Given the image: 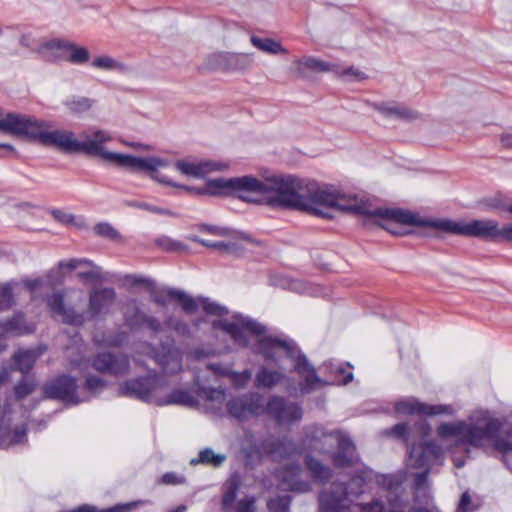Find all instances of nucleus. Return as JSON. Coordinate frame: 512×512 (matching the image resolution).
<instances>
[{
	"mask_svg": "<svg viewBox=\"0 0 512 512\" xmlns=\"http://www.w3.org/2000/svg\"><path fill=\"white\" fill-rule=\"evenodd\" d=\"M167 295L173 298L185 313L191 314L201 305L208 315L219 316V319L212 321L213 327L226 332L239 346L245 347L251 341H255L254 351L263 354L267 359L277 360L283 356L293 358L295 370L304 378V383L301 384L302 392L308 393L321 383L314 369L307 363L306 358L297 352L295 347L287 342L263 335L264 327L262 325L242 316H235L232 319L223 318L227 314L225 307L208 299H195L181 290L171 289Z\"/></svg>",
	"mask_w": 512,
	"mask_h": 512,
	"instance_id": "nucleus-1",
	"label": "nucleus"
},
{
	"mask_svg": "<svg viewBox=\"0 0 512 512\" xmlns=\"http://www.w3.org/2000/svg\"><path fill=\"white\" fill-rule=\"evenodd\" d=\"M112 139L111 134L105 130L85 132L82 139L79 140L78 152L96 157L107 165L125 168L132 172L147 173L160 184L175 185L169 177L161 173L162 169L170 166L167 159L157 156L136 157L109 151L105 148V144L112 141Z\"/></svg>",
	"mask_w": 512,
	"mask_h": 512,
	"instance_id": "nucleus-2",
	"label": "nucleus"
},
{
	"mask_svg": "<svg viewBox=\"0 0 512 512\" xmlns=\"http://www.w3.org/2000/svg\"><path fill=\"white\" fill-rule=\"evenodd\" d=\"M115 299L116 293L113 288L105 287L92 291L86 315L75 311V306L85 300V293L81 289L68 288L63 292H53L46 298V303L53 317L67 324L81 325L86 319L108 310Z\"/></svg>",
	"mask_w": 512,
	"mask_h": 512,
	"instance_id": "nucleus-3",
	"label": "nucleus"
},
{
	"mask_svg": "<svg viewBox=\"0 0 512 512\" xmlns=\"http://www.w3.org/2000/svg\"><path fill=\"white\" fill-rule=\"evenodd\" d=\"M501 424L489 410L476 409L471 412L467 421L440 424L437 435L444 443L482 448L494 440Z\"/></svg>",
	"mask_w": 512,
	"mask_h": 512,
	"instance_id": "nucleus-4",
	"label": "nucleus"
},
{
	"mask_svg": "<svg viewBox=\"0 0 512 512\" xmlns=\"http://www.w3.org/2000/svg\"><path fill=\"white\" fill-rule=\"evenodd\" d=\"M299 209L310 214L332 218L333 210H341L358 215L362 200L340 193L331 186L306 180Z\"/></svg>",
	"mask_w": 512,
	"mask_h": 512,
	"instance_id": "nucleus-5",
	"label": "nucleus"
},
{
	"mask_svg": "<svg viewBox=\"0 0 512 512\" xmlns=\"http://www.w3.org/2000/svg\"><path fill=\"white\" fill-rule=\"evenodd\" d=\"M303 446L322 454H330L337 468L354 467L358 461L352 441L340 432H326L321 427L305 429Z\"/></svg>",
	"mask_w": 512,
	"mask_h": 512,
	"instance_id": "nucleus-6",
	"label": "nucleus"
},
{
	"mask_svg": "<svg viewBox=\"0 0 512 512\" xmlns=\"http://www.w3.org/2000/svg\"><path fill=\"white\" fill-rule=\"evenodd\" d=\"M174 184V187L183 188L190 193L236 196L249 203L265 204L266 178L264 180L253 176L216 178L207 181L202 189Z\"/></svg>",
	"mask_w": 512,
	"mask_h": 512,
	"instance_id": "nucleus-7",
	"label": "nucleus"
},
{
	"mask_svg": "<svg viewBox=\"0 0 512 512\" xmlns=\"http://www.w3.org/2000/svg\"><path fill=\"white\" fill-rule=\"evenodd\" d=\"M166 386L164 379L160 376H150L143 379H135L126 382L120 388L124 396L135 397L147 402H154L157 405L179 404L193 407L196 400L186 391L177 390L168 396H162L161 392Z\"/></svg>",
	"mask_w": 512,
	"mask_h": 512,
	"instance_id": "nucleus-8",
	"label": "nucleus"
},
{
	"mask_svg": "<svg viewBox=\"0 0 512 512\" xmlns=\"http://www.w3.org/2000/svg\"><path fill=\"white\" fill-rule=\"evenodd\" d=\"M306 180L293 175H272L266 178L265 204L299 209Z\"/></svg>",
	"mask_w": 512,
	"mask_h": 512,
	"instance_id": "nucleus-9",
	"label": "nucleus"
},
{
	"mask_svg": "<svg viewBox=\"0 0 512 512\" xmlns=\"http://www.w3.org/2000/svg\"><path fill=\"white\" fill-rule=\"evenodd\" d=\"M369 478V473L357 468L356 474L351 478L347 487L342 483H333L328 489L321 492L319 506L324 512H343L349 508L352 498L362 492V487Z\"/></svg>",
	"mask_w": 512,
	"mask_h": 512,
	"instance_id": "nucleus-10",
	"label": "nucleus"
},
{
	"mask_svg": "<svg viewBox=\"0 0 512 512\" xmlns=\"http://www.w3.org/2000/svg\"><path fill=\"white\" fill-rule=\"evenodd\" d=\"M399 213H411L410 211L401 209H386L372 207L363 201L358 215L364 216L368 222L380 226L395 236H404L411 231L408 226H417L415 223L402 222Z\"/></svg>",
	"mask_w": 512,
	"mask_h": 512,
	"instance_id": "nucleus-11",
	"label": "nucleus"
},
{
	"mask_svg": "<svg viewBox=\"0 0 512 512\" xmlns=\"http://www.w3.org/2000/svg\"><path fill=\"white\" fill-rule=\"evenodd\" d=\"M440 453L441 449L433 443L419 444L411 448L407 460L408 467L423 469L422 472L414 475L417 489L426 483L428 466L431 461L440 456Z\"/></svg>",
	"mask_w": 512,
	"mask_h": 512,
	"instance_id": "nucleus-12",
	"label": "nucleus"
},
{
	"mask_svg": "<svg viewBox=\"0 0 512 512\" xmlns=\"http://www.w3.org/2000/svg\"><path fill=\"white\" fill-rule=\"evenodd\" d=\"M511 230L512 223H505L503 226H500L493 219H476L465 222L464 236L492 240L503 239L509 242Z\"/></svg>",
	"mask_w": 512,
	"mask_h": 512,
	"instance_id": "nucleus-13",
	"label": "nucleus"
},
{
	"mask_svg": "<svg viewBox=\"0 0 512 512\" xmlns=\"http://www.w3.org/2000/svg\"><path fill=\"white\" fill-rule=\"evenodd\" d=\"M254 62L251 53L217 52L209 56L208 65L212 69L232 72H245Z\"/></svg>",
	"mask_w": 512,
	"mask_h": 512,
	"instance_id": "nucleus-14",
	"label": "nucleus"
},
{
	"mask_svg": "<svg viewBox=\"0 0 512 512\" xmlns=\"http://www.w3.org/2000/svg\"><path fill=\"white\" fill-rule=\"evenodd\" d=\"M276 478L282 490L305 493L311 490L310 483L303 479L301 467L298 464L289 462L276 471Z\"/></svg>",
	"mask_w": 512,
	"mask_h": 512,
	"instance_id": "nucleus-15",
	"label": "nucleus"
},
{
	"mask_svg": "<svg viewBox=\"0 0 512 512\" xmlns=\"http://www.w3.org/2000/svg\"><path fill=\"white\" fill-rule=\"evenodd\" d=\"M174 168L182 175L202 178L213 171H222L228 168V164L214 160H198L194 158H185L177 160Z\"/></svg>",
	"mask_w": 512,
	"mask_h": 512,
	"instance_id": "nucleus-16",
	"label": "nucleus"
},
{
	"mask_svg": "<svg viewBox=\"0 0 512 512\" xmlns=\"http://www.w3.org/2000/svg\"><path fill=\"white\" fill-rule=\"evenodd\" d=\"M227 409L231 416L244 419L265 412V404L262 396L249 394L230 400Z\"/></svg>",
	"mask_w": 512,
	"mask_h": 512,
	"instance_id": "nucleus-17",
	"label": "nucleus"
},
{
	"mask_svg": "<svg viewBox=\"0 0 512 512\" xmlns=\"http://www.w3.org/2000/svg\"><path fill=\"white\" fill-rule=\"evenodd\" d=\"M400 220L406 223H415L418 227H431L450 234L464 236V221H453L449 219H424L417 213H399Z\"/></svg>",
	"mask_w": 512,
	"mask_h": 512,
	"instance_id": "nucleus-18",
	"label": "nucleus"
},
{
	"mask_svg": "<svg viewBox=\"0 0 512 512\" xmlns=\"http://www.w3.org/2000/svg\"><path fill=\"white\" fill-rule=\"evenodd\" d=\"M395 410L401 415L420 414L428 416L452 415L455 412L451 405H428L414 398L397 402L395 404Z\"/></svg>",
	"mask_w": 512,
	"mask_h": 512,
	"instance_id": "nucleus-19",
	"label": "nucleus"
},
{
	"mask_svg": "<svg viewBox=\"0 0 512 512\" xmlns=\"http://www.w3.org/2000/svg\"><path fill=\"white\" fill-rule=\"evenodd\" d=\"M76 382L71 377H60L45 387V393L50 398H58L65 402L79 403L84 398L76 395Z\"/></svg>",
	"mask_w": 512,
	"mask_h": 512,
	"instance_id": "nucleus-20",
	"label": "nucleus"
},
{
	"mask_svg": "<svg viewBox=\"0 0 512 512\" xmlns=\"http://www.w3.org/2000/svg\"><path fill=\"white\" fill-rule=\"evenodd\" d=\"M265 411L281 424H290L302 417L301 409L295 404H286L281 398L273 397L265 406Z\"/></svg>",
	"mask_w": 512,
	"mask_h": 512,
	"instance_id": "nucleus-21",
	"label": "nucleus"
},
{
	"mask_svg": "<svg viewBox=\"0 0 512 512\" xmlns=\"http://www.w3.org/2000/svg\"><path fill=\"white\" fill-rule=\"evenodd\" d=\"M373 108L382 116L391 119H404L412 121L420 117V114L416 110L393 101L376 102L373 104Z\"/></svg>",
	"mask_w": 512,
	"mask_h": 512,
	"instance_id": "nucleus-22",
	"label": "nucleus"
},
{
	"mask_svg": "<svg viewBox=\"0 0 512 512\" xmlns=\"http://www.w3.org/2000/svg\"><path fill=\"white\" fill-rule=\"evenodd\" d=\"M190 239L194 242L201 244L207 248L219 251L224 254L236 253L240 250L246 249L247 245L251 243V240L247 237L240 238H229L222 241H211L201 239L197 236H191Z\"/></svg>",
	"mask_w": 512,
	"mask_h": 512,
	"instance_id": "nucleus-23",
	"label": "nucleus"
},
{
	"mask_svg": "<svg viewBox=\"0 0 512 512\" xmlns=\"http://www.w3.org/2000/svg\"><path fill=\"white\" fill-rule=\"evenodd\" d=\"M67 40L52 39L42 42L37 46L35 52L45 62L59 63L65 61Z\"/></svg>",
	"mask_w": 512,
	"mask_h": 512,
	"instance_id": "nucleus-24",
	"label": "nucleus"
},
{
	"mask_svg": "<svg viewBox=\"0 0 512 512\" xmlns=\"http://www.w3.org/2000/svg\"><path fill=\"white\" fill-rule=\"evenodd\" d=\"M44 145H53L63 152L75 153L78 152L79 140L71 131L50 128Z\"/></svg>",
	"mask_w": 512,
	"mask_h": 512,
	"instance_id": "nucleus-25",
	"label": "nucleus"
},
{
	"mask_svg": "<svg viewBox=\"0 0 512 512\" xmlns=\"http://www.w3.org/2000/svg\"><path fill=\"white\" fill-rule=\"evenodd\" d=\"M262 451L269 454L274 460L290 459L299 451L296 446L287 439H269L263 442Z\"/></svg>",
	"mask_w": 512,
	"mask_h": 512,
	"instance_id": "nucleus-26",
	"label": "nucleus"
},
{
	"mask_svg": "<svg viewBox=\"0 0 512 512\" xmlns=\"http://www.w3.org/2000/svg\"><path fill=\"white\" fill-rule=\"evenodd\" d=\"M128 360L126 357L114 358L111 354H99L94 362L93 367L100 372L113 375L125 373L128 370Z\"/></svg>",
	"mask_w": 512,
	"mask_h": 512,
	"instance_id": "nucleus-27",
	"label": "nucleus"
},
{
	"mask_svg": "<svg viewBox=\"0 0 512 512\" xmlns=\"http://www.w3.org/2000/svg\"><path fill=\"white\" fill-rule=\"evenodd\" d=\"M336 64H330L318 58L304 56L292 62V70L301 76L307 75L308 72H333Z\"/></svg>",
	"mask_w": 512,
	"mask_h": 512,
	"instance_id": "nucleus-28",
	"label": "nucleus"
},
{
	"mask_svg": "<svg viewBox=\"0 0 512 512\" xmlns=\"http://www.w3.org/2000/svg\"><path fill=\"white\" fill-rule=\"evenodd\" d=\"M50 128L51 124L49 122L38 120L35 117L26 116L21 136L44 145Z\"/></svg>",
	"mask_w": 512,
	"mask_h": 512,
	"instance_id": "nucleus-29",
	"label": "nucleus"
},
{
	"mask_svg": "<svg viewBox=\"0 0 512 512\" xmlns=\"http://www.w3.org/2000/svg\"><path fill=\"white\" fill-rule=\"evenodd\" d=\"M236 498V487L231 484L228 490L225 492L223 496V508L227 512H255V499L251 496H246L243 499L237 501L236 505L233 507V502Z\"/></svg>",
	"mask_w": 512,
	"mask_h": 512,
	"instance_id": "nucleus-30",
	"label": "nucleus"
},
{
	"mask_svg": "<svg viewBox=\"0 0 512 512\" xmlns=\"http://www.w3.org/2000/svg\"><path fill=\"white\" fill-rule=\"evenodd\" d=\"M91 66L98 70L121 74H125L130 71L128 65L108 55L95 57L91 62Z\"/></svg>",
	"mask_w": 512,
	"mask_h": 512,
	"instance_id": "nucleus-31",
	"label": "nucleus"
},
{
	"mask_svg": "<svg viewBox=\"0 0 512 512\" xmlns=\"http://www.w3.org/2000/svg\"><path fill=\"white\" fill-rule=\"evenodd\" d=\"M45 348L38 347L31 350H20L14 355L16 368L22 373H27L34 365L36 359L43 354Z\"/></svg>",
	"mask_w": 512,
	"mask_h": 512,
	"instance_id": "nucleus-32",
	"label": "nucleus"
},
{
	"mask_svg": "<svg viewBox=\"0 0 512 512\" xmlns=\"http://www.w3.org/2000/svg\"><path fill=\"white\" fill-rule=\"evenodd\" d=\"M90 60V52L84 47L73 42H66L65 61L72 64L83 65Z\"/></svg>",
	"mask_w": 512,
	"mask_h": 512,
	"instance_id": "nucleus-33",
	"label": "nucleus"
},
{
	"mask_svg": "<svg viewBox=\"0 0 512 512\" xmlns=\"http://www.w3.org/2000/svg\"><path fill=\"white\" fill-rule=\"evenodd\" d=\"M306 467L311 477L318 482L325 483L331 478V470L319 460L307 455L305 458Z\"/></svg>",
	"mask_w": 512,
	"mask_h": 512,
	"instance_id": "nucleus-34",
	"label": "nucleus"
},
{
	"mask_svg": "<svg viewBox=\"0 0 512 512\" xmlns=\"http://www.w3.org/2000/svg\"><path fill=\"white\" fill-rule=\"evenodd\" d=\"M250 42L255 48L268 54L278 55L288 53V51L281 45L280 42L271 38L251 36Z\"/></svg>",
	"mask_w": 512,
	"mask_h": 512,
	"instance_id": "nucleus-35",
	"label": "nucleus"
},
{
	"mask_svg": "<svg viewBox=\"0 0 512 512\" xmlns=\"http://www.w3.org/2000/svg\"><path fill=\"white\" fill-rule=\"evenodd\" d=\"M209 368L217 375L229 377L232 383L238 388L246 385L251 379V373L247 370L242 373L232 372L228 368L222 367L219 364H210Z\"/></svg>",
	"mask_w": 512,
	"mask_h": 512,
	"instance_id": "nucleus-36",
	"label": "nucleus"
},
{
	"mask_svg": "<svg viewBox=\"0 0 512 512\" xmlns=\"http://www.w3.org/2000/svg\"><path fill=\"white\" fill-rule=\"evenodd\" d=\"M199 396L207 403L208 408L219 410L225 401V392L221 389L203 388Z\"/></svg>",
	"mask_w": 512,
	"mask_h": 512,
	"instance_id": "nucleus-37",
	"label": "nucleus"
},
{
	"mask_svg": "<svg viewBox=\"0 0 512 512\" xmlns=\"http://www.w3.org/2000/svg\"><path fill=\"white\" fill-rule=\"evenodd\" d=\"M282 378L283 374L281 372L262 368L256 375L255 383L258 387L270 388L278 384Z\"/></svg>",
	"mask_w": 512,
	"mask_h": 512,
	"instance_id": "nucleus-38",
	"label": "nucleus"
},
{
	"mask_svg": "<svg viewBox=\"0 0 512 512\" xmlns=\"http://www.w3.org/2000/svg\"><path fill=\"white\" fill-rule=\"evenodd\" d=\"M225 460V454H217L212 449L206 448L200 451L198 459L191 460V464L196 465L198 463H202L213 467H219Z\"/></svg>",
	"mask_w": 512,
	"mask_h": 512,
	"instance_id": "nucleus-39",
	"label": "nucleus"
},
{
	"mask_svg": "<svg viewBox=\"0 0 512 512\" xmlns=\"http://www.w3.org/2000/svg\"><path fill=\"white\" fill-rule=\"evenodd\" d=\"M156 357L159 363L169 372H176L181 368L177 354L169 347L163 346L162 354H157Z\"/></svg>",
	"mask_w": 512,
	"mask_h": 512,
	"instance_id": "nucleus-40",
	"label": "nucleus"
},
{
	"mask_svg": "<svg viewBox=\"0 0 512 512\" xmlns=\"http://www.w3.org/2000/svg\"><path fill=\"white\" fill-rule=\"evenodd\" d=\"M77 277L86 282L96 281L100 278V268L91 261L82 259L78 267Z\"/></svg>",
	"mask_w": 512,
	"mask_h": 512,
	"instance_id": "nucleus-41",
	"label": "nucleus"
},
{
	"mask_svg": "<svg viewBox=\"0 0 512 512\" xmlns=\"http://www.w3.org/2000/svg\"><path fill=\"white\" fill-rule=\"evenodd\" d=\"M66 107L74 114H82L92 108L93 101L87 97H73L65 102Z\"/></svg>",
	"mask_w": 512,
	"mask_h": 512,
	"instance_id": "nucleus-42",
	"label": "nucleus"
},
{
	"mask_svg": "<svg viewBox=\"0 0 512 512\" xmlns=\"http://www.w3.org/2000/svg\"><path fill=\"white\" fill-rule=\"evenodd\" d=\"M2 327L5 331L15 334H24L33 330L32 326L24 324L23 316L20 314L16 315L13 319L4 322Z\"/></svg>",
	"mask_w": 512,
	"mask_h": 512,
	"instance_id": "nucleus-43",
	"label": "nucleus"
},
{
	"mask_svg": "<svg viewBox=\"0 0 512 512\" xmlns=\"http://www.w3.org/2000/svg\"><path fill=\"white\" fill-rule=\"evenodd\" d=\"M333 72L346 81H361L366 79V74L362 70L353 66L343 68L339 65H336V68H334Z\"/></svg>",
	"mask_w": 512,
	"mask_h": 512,
	"instance_id": "nucleus-44",
	"label": "nucleus"
},
{
	"mask_svg": "<svg viewBox=\"0 0 512 512\" xmlns=\"http://www.w3.org/2000/svg\"><path fill=\"white\" fill-rule=\"evenodd\" d=\"M93 231L97 235L110 240H118L120 238L119 232L109 223H98L94 226Z\"/></svg>",
	"mask_w": 512,
	"mask_h": 512,
	"instance_id": "nucleus-45",
	"label": "nucleus"
},
{
	"mask_svg": "<svg viewBox=\"0 0 512 512\" xmlns=\"http://www.w3.org/2000/svg\"><path fill=\"white\" fill-rule=\"evenodd\" d=\"M289 503V496H281L269 500L267 506L270 512H288Z\"/></svg>",
	"mask_w": 512,
	"mask_h": 512,
	"instance_id": "nucleus-46",
	"label": "nucleus"
},
{
	"mask_svg": "<svg viewBox=\"0 0 512 512\" xmlns=\"http://www.w3.org/2000/svg\"><path fill=\"white\" fill-rule=\"evenodd\" d=\"M126 204L128 206H130V207L147 210V211L152 212V213L164 214V215H173V213L170 212L169 210H166V209H163V208L151 205V204H149L147 202L129 201V202H126Z\"/></svg>",
	"mask_w": 512,
	"mask_h": 512,
	"instance_id": "nucleus-47",
	"label": "nucleus"
},
{
	"mask_svg": "<svg viewBox=\"0 0 512 512\" xmlns=\"http://www.w3.org/2000/svg\"><path fill=\"white\" fill-rule=\"evenodd\" d=\"M495 448L504 453L506 465L512 469V443L502 439L495 442Z\"/></svg>",
	"mask_w": 512,
	"mask_h": 512,
	"instance_id": "nucleus-48",
	"label": "nucleus"
},
{
	"mask_svg": "<svg viewBox=\"0 0 512 512\" xmlns=\"http://www.w3.org/2000/svg\"><path fill=\"white\" fill-rule=\"evenodd\" d=\"M488 210L505 211L512 215V202H504L500 198H491L485 202Z\"/></svg>",
	"mask_w": 512,
	"mask_h": 512,
	"instance_id": "nucleus-49",
	"label": "nucleus"
},
{
	"mask_svg": "<svg viewBox=\"0 0 512 512\" xmlns=\"http://www.w3.org/2000/svg\"><path fill=\"white\" fill-rule=\"evenodd\" d=\"M13 303L12 288L10 285L0 286V311L8 309Z\"/></svg>",
	"mask_w": 512,
	"mask_h": 512,
	"instance_id": "nucleus-50",
	"label": "nucleus"
},
{
	"mask_svg": "<svg viewBox=\"0 0 512 512\" xmlns=\"http://www.w3.org/2000/svg\"><path fill=\"white\" fill-rule=\"evenodd\" d=\"M477 505H474L468 492H464L459 500L456 512H474Z\"/></svg>",
	"mask_w": 512,
	"mask_h": 512,
	"instance_id": "nucleus-51",
	"label": "nucleus"
},
{
	"mask_svg": "<svg viewBox=\"0 0 512 512\" xmlns=\"http://www.w3.org/2000/svg\"><path fill=\"white\" fill-rule=\"evenodd\" d=\"M82 259H68L59 262L58 266L59 269L63 272H70V271H78V267L80 265Z\"/></svg>",
	"mask_w": 512,
	"mask_h": 512,
	"instance_id": "nucleus-52",
	"label": "nucleus"
},
{
	"mask_svg": "<svg viewBox=\"0 0 512 512\" xmlns=\"http://www.w3.org/2000/svg\"><path fill=\"white\" fill-rule=\"evenodd\" d=\"M34 389V384L32 382H21L15 388V393L18 398H23L30 394Z\"/></svg>",
	"mask_w": 512,
	"mask_h": 512,
	"instance_id": "nucleus-53",
	"label": "nucleus"
},
{
	"mask_svg": "<svg viewBox=\"0 0 512 512\" xmlns=\"http://www.w3.org/2000/svg\"><path fill=\"white\" fill-rule=\"evenodd\" d=\"M49 280L45 278H38L33 280L26 281V286L30 291L36 293L39 289H42L44 286L48 285Z\"/></svg>",
	"mask_w": 512,
	"mask_h": 512,
	"instance_id": "nucleus-54",
	"label": "nucleus"
},
{
	"mask_svg": "<svg viewBox=\"0 0 512 512\" xmlns=\"http://www.w3.org/2000/svg\"><path fill=\"white\" fill-rule=\"evenodd\" d=\"M336 371L340 375H344V376H343V379H338V378L334 379L332 382L333 384H347L352 381L353 374L351 372H346V370L342 367H338Z\"/></svg>",
	"mask_w": 512,
	"mask_h": 512,
	"instance_id": "nucleus-55",
	"label": "nucleus"
},
{
	"mask_svg": "<svg viewBox=\"0 0 512 512\" xmlns=\"http://www.w3.org/2000/svg\"><path fill=\"white\" fill-rule=\"evenodd\" d=\"M201 231L208 232L212 235L220 236V237H226L228 235V231L226 229L220 228V227L202 226Z\"/></svg>",
	"mask_w": 512,
	"mask_h": 512,
	"instance_id": "nucleus-56",
	"label": "nucleus"
},
{
	"mask_svg": "<svg viewBox=\"0 0 512 512\" xmlns=\"http://www.w3.org/2000/svg\"><path fill=\"white\" fill-rule=\"evenodd\" d=\"M103 383L100 378L97 377H87L86 379V387L91 391H97L102 388Z\"/></svg>",
	"mask_w": 512,
	"mask_h": 512,
	"instance_id": "nucleus-57",
	"label": "nucleus"
},
{
	"mask_svg": "<svg viewBox=\"0 0 512 512\" xmlns=\"http://www.w3.org/2000/svg\"><path fill=\"white\" fill-rule=\"evenodd\" d=\"M162 482L164 484H168V485L180 484L183 482V478L180 476H177L174 473H166L162 477Z\"/></svg>",
	"mask_w": 512,
	"mask_h": 512,
	"instance_id": "nucleus-58",
	"label": "nucleus"
},
{
	"mask_svg": "<svg viewBox=\"0 0 512 512\" xmlns=\"http://www.w3.org/2000/svg\"><path fill=\"white\" fill-rule=\"evenodd\" d=\"M169 326L174 329L180 335H186L188 333V326L180 321H169Z\"/></svg>",
	"mask_w": 512,
	"mask_h": 512,
	"instance_id": "nucleus-59",
	"label": "nucleus"
},
{
	"mask_svg": "<svg viewBox=\"0 0 512 512\" xmlns=\"http://www.w3.org/2000/svg\"><path fill=\"white\" fill-rule=\"evenodd\" d=\"M407 430H408L407 424L400 423V424L395 425L391 429V433L393 435H395L396 437H402L406 434Z\"/></svg>",
	"mask_w": 512,
	"mask_h": 512,
	"instance_id": "nucleus-60",
	"label": "nucleus"
},
{
	"mask_svg": "<svg viewBox=\"0 0 512 512\" xmlns=\"http://www.w3.org/2000/svg\"><path fill=\"white\" fill-rule=\"evenodd\" d=\"M499 140L503 148H512V133H502Z\"/></svg>",
	"mask_w": 512,
	"mask_h": 512,
	"instance_id": "nucleus-61",
	"label": "nucleus"
},
{
	"mask_svg": "<svg viewBox=\"0 0 512 512\" xmlns=\"http://www.w3.org/2000/svg\"><path fill=\"white\" fill-rule=\"evenodd\" d=\"M146 323H147L148 327L153 331H157L160 328L159 321L154 318H151V317L147 318Z\"/></svg>",
	"mask_w": 512,
	"mask_h": 512,
	"instance_id": "nucleus-62",
	"label": "nucleus"
},
{
	"mask_svg": "<svg viewBox=\"0 0 512 512\" xmlns=\"http://www.w3.org/2000/svg\"><path fill=\"white\" fill-rule=\"evenodd\" d=\"M128 279L132 284L142 285L148 283V279L139 276H129Z\"/></svg>",
	"mask_w": 512,
	"mask_h": 512,
	"instance_id": "nucleus-63",
	"label": "nucleus"
},
{
	"mask_svg": "<svg viewBox=\"0 0 512 512\" xmlns=\"http://www.w3.org/2000/svg\"><path fill=\"white\" fill-rule=\"evenodd\" d=\"M185 510H186V506H184V505H180V506H178L176 509L171 510V511H169V512H184Z\"/></svg>",
	"mask_w": 512,
	"mask_h": 512,
	"instance_id": "nucleus-64",
	"label": "nucleus"
}]
</instances>
